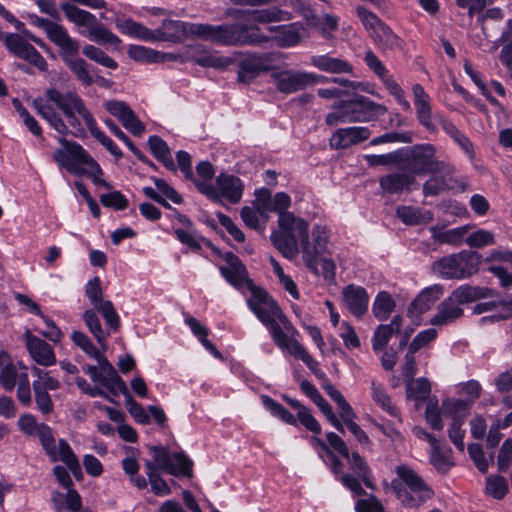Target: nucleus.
<instances>
[{"label": "nucleus", "mask_w": 512, "mask_h": 512, "mask_svg": "<svg viewBox=\"0 0 512 512\" xmlns=\"http://www.w3.org/2000/svg\"><path fill=\"white\" fill-rule=\"evenodd\" d=\"M32 105L37 113L57 131L61 148L53 154L54 161L67 172L76 176H88L93 182L105 189H111L110 183L101 178L103 171L97 162L77 142L64 138L68 134L69 126L75 136L82 135L85 127L113 156L120 158L121 150L102 132L96 124L92 113L86 107L84 100L74 90L59 91L50 87L45 92V99L36 98Z\"/></svg>", "instance_id": "obj_1"}, {"label": "nucleus", "mask_w": 512, "mask_h": 512, "mask_svg": "<svg viewBox=\"0 0 512 512\" xmlns=\"http://www.w3.org/2000/svg\"><path fill=\"white\" fill-rule=\"evenodd\" d=\"M156 41L180 43L187 38H199L220 46H242L265 40L256 27L244 24L190 23L164 20L155 29Z\"/></svg>", "instance_id": "obj_2"}, {"label": "nucleus", "mask_w": 512, "mask_h": 512, "mask_svg": "<svg viewBox=\"0 0 512 512\" xmlns=\"http://www.w3.org/2000/svg\"><path fill=\"white\" fill-rule=\"evenodd\" d=\"M277 222L278 229L271 233V241L285 258L293 259L299 253V245H307L309 223L293 213L281 215Z\"/></svg>", "instance_id": "obj_3"}, {"label": "nucleus", "mask_w": 512, "mask_h": 512, "mask_svg": "<svg viewBox=\"0 0 512 512\" xmlns=\"http://www.w3.org/2000/svg\"><path fill=\"white\" fill-rule=\"evenodd\" d=\"M396 474L397 478L391 481V487L404 506L417 508L434 495L433 490L411 467L397 466Z\"/></svg>", "instance_id": "obj_4"}, {"label": "nucleus", "mask_w": 512, "mask_h": 512, "mask_svg": "<svg viewBox=\"0 0 512 512\" xmlns=\"http://www.w3.org/2000/svg\"><path fill=\"white\" fill-rule=\"evenodd\" d=\"M495 295L496 292L492 288L462 285L438 306L437 313L431 318L430 323L436 326L453 323L463 315L461 305Z\"/></svg>", "instance_id": "obj_5"}, {"label": "nucleus", "mask_w": 512, "mask_h": 512, "mask_svg": "<svg viewBox=\"0 0 512 512\" xmlns=\"http://www.w3.org/2000/svg\"><path fill=\"white\" fill-rule=\"evenodd\" d=\"M247 303L257 318L267 327L273 340L283 338L282 329L290 331L291 322L282 313L277 303L263 290L252 288Z\"/></svg>", "instance_id": "obj_6"}, {"label": "nucleus", "mask_w": 512, "mask_h": 512, "mask_svg": "<svg viewBox=\"0 0 512 512\" xmlns=\"http://www.w3.org/2000/svg\"><path fill=\"white\" fill-rule=\"evenodd\" d=\"M446 162L438 156L437 148L429 143L403 148L402 163L414 176L444 170Z\"/></svg>", "instance_id": "obj_7"}, {"label": "nucleus", "mask_w": 512, "mask_h": 512, "mask_svg": "<svg viewBox=\"0 0 512 512\" xmlns=\"http://www.w3.org/2000/svg\"><path fill=\"white\" fill-rule=\"evenodd\" d=\"M36 436L39 438L51 462L61 461L68 467V470L77 480L83 478L79 460L65 439H59L58 442H56L51 428L46 424L40 427V431Z\"/></svg>", "instance_id": "obj_8"}, {"label": "nucleus", "mask_w": 512, "mask_h": 512, "mask_svg": "<svg viewBox=\"0 0 512 512\" xmlns=\"http://www.w3.org/2000/svg\"><path fill=\"white\" fill-rule=\"evenodd\" d=\"M197 189L216 203L227 201L237 204L241 201L244 192L243 181L231 174L220 173L215 179V185L210 182L195 180Z\"/></svg>", "instance_id": "obj_9"}, {"label": "nucleus", "mask_w": 512, "mask_h": 512, "mask_svg": "<svg viewBox=\"0 0 512 512\" xmlns=\"http://www.w3.org/2000/svg\"><path fill=\"white\" fill-rule=\"evenodd\" d=\"M444 417L451 418L452 422L448 429V436L452 443L461 452L464 451L463 437L465 431L462 429L465 418L469 413V404L465 400L446 399L442 403Z\"/></svg>", "instance_id": "obj_10"}, {"label": "nucleus", "mask_w": 512, "mask_h": 512, "mask_svg": "<svg viewBox=\"0 0 512 512\" xmlns=\"http://www.w3.org/2000/svg\"><path fill=\"white\" fill-rule=\"evenodd\" d=\"M59 55L66 64V66L75 75L76 79L84 86L93 84L94 79L88 71V64L86 61L79 57V43L71 36L66 39L59 46Z\"/></svg>", "instance_id": "obj_11"}, {"label": "nucleus", "mask_w": 512, "mask_h": 512, "mask_svg": "<svg viewBox=\"0 0 512 512\" xmlns=\"http://www.w3.org/2000/svg\"><path fill=\"white\" fill-rule=\"evenodd\" d=\"M248 27H256L259 31L260 36L264 37L265 40L257 43H249L248 45H262L273 41L280 48H289L296 46L301 42L302 31L304 30L302 24L291 23L287 25L269 26L268 31L272 33V36H267L262 33L261 28L258 25H247ZM245 44L244 46H246Z\"/></svg>", "instance_id": "obj_12"}, {"label": "nucleus", "mask_w": 512, "mask_h": 512, "mask_svg": "<svg viewBox=\"0 0 512 512\" xmlns=\"http://www.w3.org/2000/svg\"><path fill=\"white\" fill-rule=\"evenodd\" d=\"M313 242L309 241V230L307 231V245L301 244L299 251L302 253L306 267L314 274H318L317 259L326 250L329 241V229L317 224L312 229Z\"/></svg>", "instance_id": "obj_13"}, {"label": "nucleus", "mask_w": 512, "mask_h": 512, "mask_svg": "<svg viewBox=\"0 0 512 512\" xmlns=\"http://www.w3.org/2000/svg\"><path fill=\"white\" fill-rule=\"evenodd\" d=\"M274 84L281 93L290 94L318 83L322 78L313 73L303 71L283 70L272 74Z\"/></svg>", "instance_id": "obj_14"}, {"label": "nucleus", "mask_w": 512, "mask_h": 512, "mask_svg": "<svg viewBox=\"0 0 512 512\" xmlns=\"http://www.w3.org/2000/svg\"><path fill=\"white\" fill-rule=\"evenodd\" d=\"M5 45L14 55L33 64L39 70L45 71L47 69L45 59L19 34L6 35Z\"/></svg>", "instance_id": "obj_15"}, {"label": "nucleus", "mask_w": 512, "mask_h": 512, "mask_svg": "<svg viewBox=\"0 0 512 512\" xmlns=\"http://www.w3.org/2000/svg\"><path fill=\"white\" fill-rule=\"evenodd\" d=\"M379 186L386 194H401L417 190L420 184L410 172H392L379 178Z\"/></svg>", "instance_id": "obj_16"}, {"label": "nucleus", "mask_w": 512, "mask_h": 512, "mask_svg": "<svg viewBox=\"0 0 512 512\" xmlns=\"http://www.w3.org/2000/svg\"><path fill=\"white\" fill-rule=\"evenodd\" d=\"M371 135L369 128L353 126L337 129L330 138V146L336 150L347 149L366 141Z\"/></svg>", "instance_id": "obj_17"}, {"label": "nucleus", "mask_w": 512, "mask_h": 512, "mask_svg": "<svg viewBox=\"0 0 512 512\" xmlns=\"http://www.w3.org/2000/svg\"><path fill=\"white\" fill-rule=\"evenodd\" d=\"M26 348L31 358L40 366L49 367L56 363L53 348L41 338L34 336L30 331L24 334Z\"/></svg>", "instance_id": "obj_18"}, {"label": "nucleus", "mask_w": 512, "mask_h": 512, "mask_svg": "<svg viewBox=\"0 0 512 512\" xmlns=\"http://www.w3.org/2000/svg\"><path fill=\"white\" fill-rule=\"evenodd\" d=\"M453 166L446 162L444 170L429 173L430 177L423 183L422 191L425 197L437 196L450 189L453 182Z\"/></svg>", "instance_id": "obj_19"}, {"label": "nucleus", "mask_w": 512, "mask_h": 512, "mask_svg": "<svg viewBox=\"0 0 512 512\" xmlns=\"http://www.w3.org/2000/svg\"><path fill=\"white\" fill-rule=\"evenodd\" d=\"M345 306L355 317L363 316L368 310L369 295L365 288L350 284L342 290Z\"/></svg>", "instance_id": "obj_20"}, {"label": "nucleus", "mask_w": 512, "mask_h": 512, "mask_svg": "<svg viewBox=\"0 0 512 512\" xmlns=\"http://www.w3.org/2000/svg\"><path fill=\"white\" fill-rule=\"evenodd\" d=\"M414 96V105L416 107L417 118L421 125L428 131L435 132L436 125L433 117L432 108L430 105V98L420 84H415L412 87Z\"/></svg>", "instance_id": "obj_21"}, {"label": "nucleus", "mask_w": 512, "mask_h": 512, "mask_svg": "<svg viewBox=\"0 0 512 512\" xmlns=\"http://www.w3.org/2000/svg\"><path fill=\"white\" fill-rule=\"evenodd\" d=\"M101 370L100 384L105 387L111 394L117 395L122 393L128 394L126 383L117 374L115 368L110 364L104 355H101L97 360Z\"/></svg>", "instance_id": "obj_22"}, {"label": "nucleus", "mask_w": 512, "mask_h": 512, "mask_svg": "<svg viewBox=\"0 0 512 512\" xmlns=\"http://www.w3.org/2000/svg\"><path fill=\"white\" fill-rule=\"evenodd\" d=\"M238 17L246 19L244 25H254L253 23L269 24L273 22L288 21L291 19V13L279 8H267L258 10L238 11Z\"/></svg>", "instance_id": "obj_23"}, {"label": "nucleus", "mask_w": 512, "mask_h": 512, "mask_svg": "<svg viewBox=\"0 0 512 512\" xmlns=\"http://www.w3.org/2000/svg\"><path fill=\"white\" fill-rule=\"evenodd\" d=\"M225 266L220 267L222 276L235 288H240L247 280V270L240 259L232 252L223 255Z\"/></svg>", "instance_id": "obj_24"}, {"label": "nucleus", "mask_w": 512, "mask_h": 512, "mask_svg": "<svg viewBox=\"0 0 512 512\" xmlns=\"http://www.w3.org/2000/svg\"><path fill=\"white\" fill-rule=\"evenodd\" d=\"M365 119L354 109L352 101H340L333 105L332 111L325 117L329 126H338L345 123H354Z\"/></svg>", "instance_id": "obj_25"}, {"label": "nucleus", "mask_w": 512, "mask_h": 512, "mask_svg": "<svg viewBox=\"0 0 512 512\" xmlns=\"http://www.w3.org/2000/svg\"><path fill=\"white\" fill-rule=\"evenodd\" d=\"M191 60L202 67L215 69H225L233 63L231 58L221 56L217 52L205 49L203 46L193 48Z\"/></svg>", "instance_id": "obj_26"}, {"label": "nucleus", "mask_w": 512, "mask_h": 512, "mask_svg": "<svg viewBox=\"0 0 512 512\" xmlns=\"http://www.w3.org/2000/svg\"><path fill=\"white\" fill-rule=\"evenodd\" d=\"M402 317L394 316L389 324L379 325L374 331L372 347L374 351H382L395 333L400 332Z\"/></svg>", "instance_id": "obj_27"}, {"label": "nucleus", "mask_w": 512, "mask_h": 512, "mask_svg": "<svg viewBox=\"0 0 512 512\" xmlns=\"http://www.w3.org/2000/svg\"><path fill=\"white\" fill-rule=\"evenodd\" d=\"M52 502L56 512H80L82 508V501L80 494L72 487L68 488L65 494L61 492L52 493Z\"/></svg>", "instance_id": "obj_28"}, {"label": "nucleus", "mask_w": 512, "mask_h": 512, "mask_svg": "<svg viewBox=\"0 0 512 512\" xmlns=\"http://www.w3.org/2000/svg\"><path fill=\"white\" fill-rule=\"evenodd\" d=\"M311 64L327 73H352V66L346 60L329 55H314Z\"/></svg>", "instance_id": "obj_29"}, {"label": "nucleus", "mask_w": 512, "mask_h": 512, "mask_svg": "<svg viewBox=\"0 0 512 512\" xmlns=\"http://www.w3.org/2000/svg\"><path fill=\"white\" fill-rule=\"evenodd\" d=\"M370 38L382 51H397L402 49V39L385 23L380 26Z\"/></svg>", "instance_id": "obj_30"}, {"label": "nucleus", "mask_w": 512, "mask_h": 512, "mask_svg": "<svg viewBox=\"0 0 512 512\" xmlns=\"http://www.w3.org/2000/svg\"><path fill=\"white\" fill-rule=\"evenodd\" d=\"M29 18L33 25L45 31L47 37L57 47L70 37L67 30L58 23L38 17L36 15H30Z\"/></svg>", "instance_id": "obj_31"}, {"label": "nucleus", "mask_w": 512, "mask_h": 512, "mask_svg": "<svg viewBox=\"0 0 512 512\" xmlns=\"http://www.w3.org/2000/svg\"><path fill=\"white\" fill-rule=\"evenodd\" d=\"M274 55L272 53L253 54L244 59L240 64L239 77L243 72L256 73L267 71L271 68Z\"/></svg>", "instance_id": "obj_32"}, {"label": "nucleus", "mask_w": 512, "mask_h": 512, "mask_svg": "<svg viewBox=\"0 0 512 512\" xmlns=\"http://www.w3.org/2000/svg\"><path fill=\"white\" fill-rule=\"evenodd\" d=\"M354 109L365 119L359 122H367L378 116L384 115L387 112V108L381 104H378L365 96H359L352 101Z\"/></svg>", "instance_id": "obj_33"}, {"label": "nucleus", "mask_w": 512, "mask_h": 512, "mask_svg": "<svg viewBox=\"0 0 512 512\" xmlns=\"http://www.w3.org/2000/svg\"><path fill=\"white\" fill-rule=\"evenodd\" d=\"M430 462L439 473H447L454 465L451 449L442 446L439 441L437 445L431 447Z\"/></svg>", "instance_id": "obj_34"}, {"label": "nucleus", "mask_w": 512, "mask_h": 512, "mask_svg": "<svg viewBox=\"0 0 512 512\" xmlns=\"http://www.w3.org/2000/svg\"><path fill=\"white\" fill-rule=\"evenodd\" d=\"M371 397L373 401L386 413L392 417H399V410L393 404L385 387L376 380L371 381Z\"/></svg>", "instance_id": "obj_35"}, {"label": "nucleus", "mask_w": 512, "mask_h": 512, "mask_svg": "<svg viewBox=\"0 0 512 512\" xmlns=\"http://www.w3.org/2000/svg\"><path fill=\"white\" fill-rule=\"evenodd\" d=\"M117 28L124 34L144 41H156L155 30H150L142 24L131 19L118 20Z\"/></svg>", "instance_id": "obj_36"}, {"label": "nucleus", "mask_w": 512, "mask_h": 512, "mask_svg": "<svg viewBox=\"0 0 512 512\" xmlns=\"http://www.w3.org/2000/svg\"><path fill=\"white\" fill-rule=\"evenodd\" d=\"M148 145L154 157L160 161L168 170L176 171V166L170 153L167 143L160 137L153 135L148 139Z\"/></svg>", "instance_id": "obj_37"}, {"label": "nucleus", "mask_w": 512, "mask_h": 512, "mask_svg": "<svg viewBox=\"0 0 512 512\" xmlns=\"http://www.w3.org/2000/svg\"><path fill=\"white\" fill-rule=\"evenodd\" d=\"M442 288L438 285L424 289L412 302L411 309L416 313H424L442 296Z\"/></svg>", "instance_id": "obj_38"}, {"label": "nucleus", "mask_w": 512, "mask_h": 512, "mask_svg": "<svg viewBox=\"0 0 512 512\" xmlns=\"http://www.w3.org/2000/svg\"><path fill=\"white\" fill-rule=\"evenodd\" d=\"M431 236L440 243L459 245L468 232L467 226H461L449 230L433 226L430 228Z\"/></svg>", "instance_id": "obj_39"}, {"label": "nucleus", "mask_w": 512, "mask_h": 512, "mask_svg": "<svg viewBox=\"0 0 512 512\" xmlns=\"http://www.w3.org/2000/svg\"><path fill=\"white\" fill-rule=\"evenodd\" d=\"M396 214L407 225H417L432 220L430 211H421L414 206H399Z\"/></svg>", "instance_id": "obj_40"}, {"label": "nucleus", "mask_w": 512, "mask_h": 512, "mask_svg": "<svg viewBox=\"0 0 512 512\" xmlns=\"http://www.w3.org/2000/svg\"><path fill=\"white\" fill-rule=\"evenodd\" d=\"M432 268L435 273L445 279H461L457 254H452L436 261Z\"/></svg>", "instance_id": "obj_41"}, {"label": "nucleus", "mask_w": 512, "mask_h": 512, "mask_svg": "<svg viewBox=\"0 0 512 512\" xmlns=\"http://www.w3.org/2000/svg\"><path fill=\"white\" fill-rule=\"evenodd\" d=\"M395 308V301L392 296L386 292H379L373 302L372 312L379 321L387 320Z\"/></svg>", "instance_id": "obj_42"}, {"label": "nucleus", "mask_w": 512, "mask_h": 512, "mask_svg": "<svg viewBox=\"0 0 512 512\" xmlns=\"http://www.w3.org/2000/svg\"><path fill=\"white\" fill-rule=\"evenodd\" d=\"M494 291L496 292V295L493 296L492 298H496L495 312L489 317H483L481 319V322H497L512 318V294L507 295L504 298H499L498 292L496 290ZM489 298L490 297H488L487 299Z\"/></svg>", "instance_id": "obj_43"}, {"label": "nucleus", "mask_w": 512, "mask_h": 512, "mask_svg": "<svg viewBox=\"0 0 512 512\" xmlns=\"http://www.w3.org/2000/svg\"><path fill=\"white\" fill-rule=\"evenodd\" d=\"M83 320L88 327L89 331L92 333V335L97 340L98 344L101 346L103 350L107 348V337L109 336L108 332H105L102 329L100 320L96 313L88 309L83 313Z\"/></svg>", "instance_id": "obj_44"}, {"label": "nucleus", "mask_w": 512, "mask_h": 512, "mask_svg": "<svg viewBox=\"0 0 512 512\" xmlns=\"http://www.w3.org/2000/svg\"><path fill=\"white\" fill-rule=\"evenodd\" d=\"M460 277L466 278L478 271L482 256L477 252H460L457 254Z\"/></svg>", "instance_id": "obj_45"}, {"label": "nucleus", "mask_w": 512, "mask_h": 512, "mask_svg": "<svg viewBox=\"0 0 512 512\" xmlns=\"http://www.w3.org/2000/svg\"><path fill=\"white\" fill-rule=\"evenodd\" d=\"M82 34L98 44H118L120 42V39L103 24L99 23L97 19L90 26L87 33L82 32Z\"/></svg>", "instance_id": "obj_46"}, {"label": "nucleus", "mask_w": 512, "mask_h": 512, "mask_svg": "<svg viewBox=\"0 0 512 512\" xmlns=\"http://www.w3.org/2000/svg\"><path fill=\"white\" fill-rule=\"evenodd\" d=\"M347 459L350 469L353 473L363 481L368 488H373V483L370 478V469L364 459L356 452L348 456H344Z\"/></svg>", "instance_id": "obj_47"}, {"label": "nucleus", "mask_w": 512, "mask_h": 512, "mask_svg": "<svg viewBox=\"0 0 512 512\" xmlns=\"http://www.w3.org/2000/svg\"><path fill=\"white\" fill-rule=\"evenodd\" d=\"M62 10L68 20L77 26H87L89 29L96 20L92 13L82 10L73 4H63Z\"/></svg>", "instance_id": "obj_48"}, {"label": "nucleus", "mask_w": 512, "mask_h": 512, "mask_svg": "<svg viewBox=\"0 0 512 512\" xmlns=\"http://www.w3.org/2000/svg\"><path fill=\"white\" fill-rule=\"evenodd\" d=\"M282 335L280 340H273L275 344L282 350H287L289 354L295 358L304 361H310V355L297 340L291 339L286 333L285 329H282Z\"/></svg>", "instance_id": "obj_49"}, {"label": "nucleus", "mask_w": 512, "mask_h": 512, "mask_svg": "<svg viewBox=\"0 0 512 512\" xmlns=\"http://www.w3.org/2000/svg\"><path fill=\"white\" fill-rule=\"evenodd\" d=\"M355 13L364 29L367 31L369 37L384 24V22L374 12L362 5H358L355 8Z\"/></svg>", "instance_id": "obj_50"}, {"label": "nucleus", "mask_w": 512, "mask_h": 512, "mask_svg": "<svg viewBox=\"0 0 512 512\" xmlns=\"http://www.w3.org/2000/svg\"><path fill=\"white\" fill-rule=\"evenodd\" d=\"M364 159L370 167L398 165L403 161V148L386 154L365 155Z\"/></svg>", "instance_id": "obj_51"}, {"label": "nucleus", "mask_w": 512, "mask_h": 512, "mask_svg": "<svg viewBox=\"0 0 512 512\" xmlns=\"http://www.w3.org/2000/svg\"><path fill=\"white\" fill-rule=\"evenodd\" d=\"M262 402L264 407L269 410L273 416L278 417L287 424L296 425L297 418L280 403L276 402L268 396H264L262 398Z\"/></svg>", "instance_id": "obj_52"}, {"label": "nucleus", "mask_w": 512, "mask_h": 512, "mask_svg": "<svg viewBox=\"0 0 512 512\" xmlns=\"http://www.w3.org/2000/svg\"><path fill=\"white\" fill-rule=\"evenodd\" d=\"M82 52L87 58L106 68L116 69L118 67L117 62L113 58L96 46L85 45Z\"/></svg>", "instance_id": "obj_53"}, {"label": "nucleus", "mask_w": 512, "mask_h": 512, "mask_svg": "<svg viewBox=\"0 0 512 512\" xmlns=\"http://www.w3.org/2000/svg\"><path fill=\"white\" fill-rule=\"evenodd\" d=\"M407 396L409 398L424 399L431 392V385L428 379L420 377L416 380L413 378L407 382Z\"/></svg>", "instance_id": "obj_54"}, {"label": "nucleus", "mask_w": 512, "mask_h": 512, "mask_svg": "<svg viewBox=\"0 0 512 512\" xmlns=\"http://www.w3.org/2000/svg\"><path fill=\"white\" fill-rule=\"evenodd\" d=\"M71 340L72 342L79 347L86 355H88L91 358H94L97 360L101 355H103L91 342L89 337L80 332V331H73L71 334Z\"/></svg>", "instance_id": "obj_55"}, {"label": "nucleus", "mask_w": 512, "mask_h": 512, "mask_svg": "<svg viewBox=\"0 0 512 512\" xmlns=\"http://www.w3.org/2000/svg\"><path fill=\"white\" fill-rule=\"evenodd\" d=\"M128 56L137 61L145 63H157L158 51L141 45H131L127 50Z\"/></svg>", "instance_id": "obj_56"}, {"label": "nucleus", "mask_w": 512, "mask_h": 512, "mask_svg": "<svg viewBox=\"0 0 512 512\" xmlns=\"http://www.w3.org/2000/svg\"><path fill=\"white\" fill-rule=\"evenodd\" d=\"M485 491L495 499H502L508 492V484L504 477L495 475L486 479Z\"/></svg>", "instance_id": "obj_57"}, {"label": "nucleus", "mask_w": 512, "mask_h": 512, "mask_svg": "<svg viewBox=\"0 0 512 512\" xmlns=\"http://www.w3.org/2000/svg\"><path fill=\"white\" fill-rule=\"evenodd\" d=\"M442 416H444L442 406L439 407L437 401L430 400L426 406L425 418L432 429L438 431L443 429Z\"/></svg>", "instance_id": "obj_58"}, {"label": "nucleus", "mask_w": 512, "mask_h": 512, "mask_svg": "<svg viewBox=\"0 0 512 512\" xmlns=\"http://www.w3.org/2000/svg\"><path fill=\"white\" fill-rule=\"evenodd\" d=\"M169 465L174 467L175 472H168L171 475L179 476H191L192 472V461L184 453H175L170 460Z\"/></svg>", "instance_id": "obj_59"}, {"label": "nucleus", "mask_w": 512, "mask_h": 512, "mask_svg": "<svg viewBox=\"0 0 512 512\" xmlns=\"http://www.w3.org/2000/svg\"><path fill=\"white\" fill-rule=\"evenodd\" d=\"M272 196L271 191L267 188L257 189L255 191V200L253 207L256 208L263 218H267L268 213L271 212Z\"/></svg>", "instance_id": "obj_60"}, {"label": "nucleus", "mask_w": 512, "mask_h": 512, "mask_svg": "<svg viewBox=\"0 0 512 512\" xmlns=\"http://www.w3.org/2000/svg\"><path fill=\"white\" fill-rule=\"evenodd\" d=\"M149 450L152 453L154 462L158 468L166 472H175L174 467L172 468V466L169 465L173 454H170L167 448L162 446H151Z\"/></svg>", "instance_id": "obj_61"}, {"label": "nucleus", "mask_w": 512, "mask_h": 512, "mask_svg": "<svg viewBox=\"0 0 512 512\" xmlns=\"http://www.w3.org/2000/svg\"><path fill=\"white\" fill-rule=\"evenodd\" d=\"M118 120L129 132L135 136H141L145 131L143 123L138 119L136 114L130 108Z\"/></svg>", "instance_id": "obj_62"}, {"label": "nucleus", "mask_w": 512, "mask_h": 512, "mask_svg": "<svg viewBox=\"0 0 512 512\" xmlns=\"http://www.w3.org/2000/svg\"><path fill=\"white\" fill-rule=\"evenodd\" d=\"M495 241L493 233L487 230L479 229L471 233L466 238V244L474 248H482L493 244Z\"/></svg>", "instance_id": "obj_63"}, {"label": "nucleus", "mask_w": 512, "mask_h": 512, "mask_svg": "<svg viewBox=\"0 0 512 512\" xmlns=\"http://www.w3.org/2000/svg\"><path fill=\"white\" fill-rule=\"evenodd\" d=\"M85 294L89 298L91 304L96 309L101 304L105 303L103 300V292L101 288V281L98 277L91 279L85 288Z\"/></svg>", "instance_id": "obj_64"}]
</instances>
